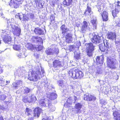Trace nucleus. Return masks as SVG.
I'll use <instances>...</instances> for the list:
<instances>
[{
	"label": "nucleus",
	"instance_id": "obj_1",
	"mask_svg": "<svg viewBox=\"0 0 120 120\" xmlns=\"http://www.w3.org/2000/svg\"><path fill=\"white\" fill-rule=\"evenodd\" d=\"M29 74V79L30 80L36 81L44 76L45 71L41 66L36 68L33 66Z\"/></svg>",
	"mask_w": 120,
	"mask_h": 120
},
{
	"label": "nucleus",
	"instance_id": "obj_2",
	"mask_svg": "<svg viewBox=\"0 0 120 120\" xmlns=\"http://www.w3.org/2000/svg\"><path fill=\"white\" fill-rule=\"evenodd\" d=\"M7 29L9 30L10 33L12 28V32L14 35L19 36L21 34V29L19 27L16 26L17 24L15 23L13 19L7 20Z\"/></svg>",
	"mask_w": 120,
	"mask_h": 120
},
{
	"label": "nucleus",
	"instance_id": "obj_3",
	"mask_svg": "<svg viewBox=\"0 0 120 120\" xmlns=\"http://www.w3.org/2000/svg\"><path fill=\"white\" fill-rule=\"evenodd\" d=\"M0 32L1 33V36L4 41L10 45L11 42L14 41H11V38L10 30H8L5 29L1 30Z\"/></svg>",
	"mask_w": 120,
	"mask_h": 120
},
{
	"label": "nucleus",
	"instance_id": "obj_4",
	"mask_svg": "<svg viewBox=\"0 0 120 120\" xmlns=\"http://www.w3.org/2000/svg\"><path fill=\"white\" fill-rule=\"evenodd\" d=\"M68 74L70 76L74 79L81 78L83 76L82 72L77 68L71 70Z\"/></svg>",
	"mask_w": 120,
	"mask_h": 120
},
{
	"label": "nucleus",
	"instance_id": "obj_5",
	"mask_svg": "<svg viewBox=\"0 0 120 120\" xmlns=\"http://www.w3.org/2000/svg\"><path fill=\"white\" fill-rule=\"evenodd\" d=\"M103 42V43H102L99 45V47L102 52L107 53L110 50V45L109 44L108 41L106 40L104 41Z\"/></svg>",
	"mask_w": 120,
	"mask_h": 120
},
{
	"label": "nucleus",
	"instance_id": "obj_6",
	"mask_svg": "<svg viewBox=\"0 0 120 120\" xmlns=\"http://www.w3.org/2000/svg\"><path fill=\"white\" fill-rule=\"evenodd\" d=\"M39 104L41 106L44 107H48L52 111H54L55 109V108L54 106H52L51 102L48 100H45V99H41L39 102Z\"/></svg>",
	"mask_w": 120,
	"mask_h": 120
},
{
	"label": "nucleus",
	"instance_id": "obj_7",
	"mask_svg": "<svg viewBox=\"0 0 120 120\" xmlns=\"http://www.w3.org/2000/svg\"><path fill=\"white\" fill-rule=\"evenodd\" d=\"M85 46L86 47V52L87 55L89 56H92L94 50V46L91 43L86 44Z\"/></svg>",
	"mask_w": 120,
	"mask_h": 120
},
{
	"label": "nucleus",
	"instance_id": "obj_8",
	"mask_svg": "<svg viewBox=\"0 0 120 120\" xmlns=\"http://www.w3.org/2000/svg\"><path fill=\"white\" fill-rule=\"evenodd\" d=\"M115 59L111 57H108L107 60V64L111 68L115 69L116 68V63Z\"/></svg>",
	"mask_w": 120,
	"mask_h": 120
},
{
	"label": "nucleus",
	"instance_id": "obj_9",
	"mask_svg": "<svg viewBox=\"0 0 120 120\" xmlns=\"http://www.w3.org/2000/svg\"><path fill=\"white\" fill-rule=\"evenodd\" d=\"M47 88L49 90V94L47 95V98L51 100H53L55 99L57 97L56 94L55 93H52L50 92H51V90L54 91V87L52 86H51L50 87L49 86H48Z\"/></svg>",
	"mask_w": 120,
	"mask_h": 120
},
{
	"label": "nucleus",
	"instance_id": "obj_10",
	"mask_svg": "<svg viewBox=\"0 0 120 120\" xmlns=\"http://www.w3.org/2000/svg\"><path fill=\"white\" fill-rule=\"evenodd\" d=\"M25 68L24 67H20L16 69L14 73V75L16 76H18L19 77H22L24 75L25 72Z\"/></svg>",
	"mask_w": 120,
	"mask_h": 120
},
{
	"label": "nucleus",
	"instance_id": "obj_11",
	"mask_svg": "<svg viewBox=\"0 0 120 120\" xmlns=\"http://www.w3.org/2000/svg\"><path fill=\"white\" fill-rule=\"evenodd\" d=\"M23 1V0H11L9 4L12 8H16L22 3Z\"/></svg>",
	"mask_w": 120,
	"mask_h": 120
},
{
	"label": "nucleus",
	"instance_id": "obj_12",
	"mask_svg": "<svg viewBox=\"0 0 120 120\" xmlns=\"http://www.w3.org/2000/svg\"><path fill=\"white\" fill-rule=\"evenodd\" d=\"M91 35L93 36L91 39V41L93 43L97 44L102 41L101 37H99L98 35H95L94 34H93L92 35L90 34V36Z\"/></svg>",
	"mask_w": 120,
	"mask_h": 120
},
{
	"label": "nucleus",
	"instance_id": "obj_13",
	"mask_svg": "<svg viewBox=\"0 0 120 120\" xmlns=\"http://www.w3.org/2000/svg\"><path fill=\"white\" fill-rule=\"evenodd\" d=\"M89 24L86 21H84L81 26V30L82 32L85 33L86 31H89L90 30V27L89 26Z\"/></svg>",
	"mask_w": 120,
	"mask_h": 120
},
{
	"label": "nucleus",
	"instance_id": "obj_14",
	"mask_svg": "<svg viewBox=\"0 0 120 120\" xmlns=\"http://www.w3.org/2000/svg\"><path fill=\"white\" fill-rule=\"evenodd\" d=\"M58 49L55 48L54 47L48 48L47 49L46 53L48 55H53L54 53L57 54L58 52Z\"/></svg>",
	"mask_w": 120,
	"mask_h": 120
},
{
	"label": "nucleus",
	"instance_id": "obj_15",
	"mask_svg": "<svg viewBox=\"0 0 120 120\" xmlns=\"http://www.w3.org/2000/svg\"><path fill=\"white\" fill-rule=\"evenodd\" d=\"M15 17L19 18L20 20L22 19V20L24 22L26 20H29V18L27 14L23 15L21 13H18L15 15Z\"/></svg>",
	"mask_w": 120,
	"mask_h": 120
},
{
	"label": "nucleus",
	"instance_id": "obj_16",
	"mask_svg": "<svg viewBox=\"0 0 120 120\" xmlns=\"http://www.w3.org/2000/svg\"><path fill=\"white\" fill-rule=\"evenodd\" d=\"M120 3V2L118 1L117 2V4L115 6V9L112 10V15L114 17L116 16L117 14L120 11V5L119 4Z\"/></svg>",
	"mask_w": 120,
	"mask_h": 120
},
{
	"label": "nucleus",
	"instance_id": "obj_17",
	"mask_svg": "<svg viewBox=\"0 0 120 120\" xmlns=\"http://www.w3.org/2000/svg\"><path fill=\"white\" fill-rule=\"evenodd\" d=\"M11 45H12V48L14 50L17 51H19L21 49V46L18 43H16L15 41L12 42Z\"/></svg>",
	"mask_w": 120,
	"mask_h": 120
},
{
	"label": "nucleus",
	"instance_id": "obj_18",
	"mask_svg": "<svg viewBox=\"0 0 120 120\" xmlns=\"http://www.w3.org/2000/svg\"><path fill=\"white\" fill-rule=\"evenodd\" d=\"M104 59V58L102 55L100 56L97 57L96 59L97 64L99 65V66H101L103 64Z\"/></svg>",
	"mask_w": 120,
	"mask_h": 120
},
{
	"label": "nucleus",
	"instance_id": "obj_19",
	"mask_svg": "<svg viewBox=\"0 0 120 120\" xmlns=\"http://www.w3.org/2000/svg\"><path fill=\"white\" fill-rule=\"evenodd\" d=\"M84 98L85 100L89 101H94L96 99V98L94 96L92 95H90V96L88 94H86L84 95Z\"/></svg>",
	"mask_w": 120,
	"mask_h": 120
},
{
	"label": "nucleus",
	"instance_id": "obj_20",
	"mask_svg": "<svg viewBox=\"0 0 120 120\" xmlns=\"http://www.w3.org/2000/svg\"><path fill=\"white\" fill-rule=\"evenodd\" d=\"M53 67L58 69L62 66V63L58 60H55L53 62Z\"/></svg>",
	"mask_w": 120,
	"mask_h": 120
},
{
	"label": "nucleus",
	"instance_id": "obj_21",
	"mask_svg": "<svg viewBox=\"0 0 120 120\" xmlns=\"http://www.w3.org/2000/svg\"><path fill=\"white\" fill-rule=\"evenodd\" d=\"M32 41L34 42H39V44H42L43 42L42 39L40 37L37 36H33L32 38Z\"/></svg>",
	"mask_w": 120,
	"mask_h": 120
},
{
	"label": "nucleus",
	"instance_id": "obj_22",
	"mask_svg": "<svg viewBox=\"0 0 120 120\" xmlns=\"http://www.w3.org/2000/svg\"><path fill=\"white\" fill-rule=\"evenodd\" d=\"M120 111L117 110L113 112V115L114 116V119L116 120H120Z\"/></svg>",
	"mask_w": 120,
	"mask_h": 120
},
{
	"label": "nucleus",
	"instance_id": "obj_23",
	"mask_svg": "<svg viewBox=\"0 0 120 120\" xmlns=\"http://www.w3.org/2000/svg\"><path fill=\"white\" fill-rule=\"evenodd\" d=\"M22 84V82L21 81H19L16 82L12 84L13 87L15 89H18L20 86H21Z\"/></svg>",
	"mask_w": 120,
	"mask_h": 120
},
{
	"label": "nucleus",
	"instance_id": "obj_24",
	"mask_svg": "<svg viewBox=\"0 0 120 120\" xmlns=\"http://www.w3.org/2000/svg\"><path fill=\"white\" fill-rule=\"evenodd\" d=\"M66 34L65 37L66 42L68 43H71L72 41V39L71 34H67V33Z\"/></svg>",
	"mask_w": 120,
	"mask_h": 120
},
{
	"label": "nucleus",
	"instance_id": "obj_25",
	"mask_svg": "<svg viewBox=\"0 0 120 120\" xmlns=\"http://www.w3.org/2000/svg\"><path fill=\"white\" fill-rule=\"evenodd\" d=\"M41 111V108L39 107L36 108L34 110V116H37L38 117L40 115Z\"/></svg>",
	"mask_w": 120,
	"mask_h": 120
},
{
	"label": "nucleus",
	"instance_id": "obj_26",
	"mask_svg": "<svg viewBox=\"0 0 120 120\" xmlns=\"http://www.w3.org/2000/svg\"><path fill=\"white\" fill-rule=\"evenodd\" d=\"M82 106V105L80 103H78L75 104V108L76 109L77 113H79L81 112V111L80 109Z\"/></svg>",
	"mask_w": 120,
	"mask_h": 120
},
{
	"label": "nucleus",
	"instance_id": "obj_27",
	"mask_svg": "<svg viewBox=\"0 0 120 120\" xmlns=\"http://www.w3.org/2000/svg\"><path fill=\"white\" fill-rule=\"evenodd\" d=\"M34 32L36 34L41 35L44 34V31L39 27L35 28L34 30Z\"/></svg>",
	"mask_w": 120,
	"mask_h": 120
},
{
	"label": "nucleus",
	"instance_id": "obj_28",
	"mask_svg": "<svg viewBox=\"0 0 120 120\" xmlns=\"http://www.w3.org/2000/svg\"><path fill=\"white\" fill-rule=\"evenodd\" d=\"M102 16L103 20L106 21L108 20V13L106 11H104L102 13H100Z\"/></svg>",
	"mask_w": 120,
	"mask_h": 120
},
{
	"label": "nucleus",
	"instance_id": "obj_29",
	"mask_svg": "<svg viewBox=\"0 0 120 120\" xmlns=\"http://www.w3.org/2000/svg\"><path fill=\"white\" fill-rule=\"evenodd\" d=\"M116 35L115 33L112 32H110L108 33V38L109 39L112 40L116 38Z\"/></svg>",
	"mask_w": 120,
	"mask_h": 120
},
{
	"label": "nucleus",
	"instance_id": "obj_30",
	"mask_svg": "<svg viewBox=\"0 0 120 120\" xmlns=\"http://www.w3.org/2000/svg\"><path fill=\"white\" fill-rule=\"evenodd\" d=\"M29 103L34 102L36 100L37 98L33 94H31L29 97Z\"/></svg>",
	"mask_w": 120,
	"mask_h": 120
},
{
	"label": "nucleus",
	"instance_id": "obj_31",
	"mask_svg": "<svg viewBox=\"0 0 120 120\" xmlns=\"http://www.w3.org/2000/svg\"><path fill=\"white\" fill-rule=\"evenodd\" d=\"M57 83L58 85L60 86L63 88L64 90H67L68 88V86H64V82L62 80H59L57 81Z\"/></svg>",
	"mask_w": 120,
	"mask_h": 120
},
{
	"label": "nucleus",
	"instance_id": "obj_32",
	"mask_svg": "<svg viewBox=\"0 0 120 120\" xmlns=\"http://www.w3.org/2000/svg\"><path fill=\"white\" fill-rule=\"evenodd\" d=\"M60 28L62 30V33L63 35H65V34L67 33V32L69 30V29H68L67 27L65 26L64 25H62Z\"/></svg>",
	"mask_w": 120,
	"mask_h": 120
},
{
	"label": "nucleus",
	"instance_id": "obj_33",
	"mask_svg": "<svg viewBox=\"0 0 120 120\" xmlns=\"http://www.w3.org/2000/svg\"><path fill=\"white\" fill-rule=\"evenodd\" d=\"M36 8L38 9L43 8L42 2L41 1L36 0L35 1Z\"/></svg>",
	"mask_w": 120,
	"mask_h": 120
},
{
	"label": "nucleus",
	"instance_id": "obj_34",
	"mask_svg": "<svg viewBox=\"0 0 120 120\" xmlns=\"http://www.w3.org/2000/svg\"><path fill=\"white\" fill-rule=\"evenodd\" d=\"M26 46L29 49L32 50H35V46H34L31 43H27L26 45Z\"/></svg>",
	"mask_w": 120,
	"mask_h": 120
},
{
	"label": "nucleus",
	"instance_id": "obj_35",
	"mask_svg": "<svg viewBox=\"0 0 120 120\" xmlns=\"http://www.w3.org/2000/svg\"><path fill=\"white\" fill-rule=\"evenodd\" d=\"M104 4H98L97 5V8L98 10V11L100 12L104 10V8H105L103 6Z\"/></svg>",
	"mask_w": 120,
	"mask_h": 120
},
{
	"label": "nucleus",
	"instance_id": "obj_36",
	"mask_svg": "<svg viewBox=\"0 0 120 120\" xmlns=\"http://www.w3.org/2000/svg\"><path fill=\"white\" fill-rule=\"evenodd\" d=\"M72 0H64L63 2V4L67 6H69L71 4Z\"/></svg>",
	"mask_w": 120,
	"mask_h": 120
},
{
	"label": "nucleus",
	"instance_id": "obj_37",
	"mask_svg": "<svg viewBox=\"0 0 120 120\" xmlns=\"http://www.w3.org/2000/svg\"><path fill=\"white\" fill-rule=\"evenodd\" d=\"M91 22L92 23L93 27V29H96L97 23L96 20L95 19H91Z\"/></svg>",
	"mask_w": 120,
	"mask_h": 120
},
{
	"label": "nucleus",
	"instance_id": "obj_38",
	"mask_svg": "<svg viewBox=\"0 0 120 120\" xmlns=\"http://www.w3.org/2000/svg\"><path fill=\"white\" fill-rule=\"evenodd\" d=\"M92 12L91 11V8L88 6L87 7V9L86 10L85 14H86L88 15H90Z\"/></svg>",
	"mask_w": 120,
	"mask_h": 120
},
{
	"label": "nucleus",
	"instance_id": "obj_39",
	"mask_svg": "<svg viewBox=\"0 0 120 120\" xmlns=\"http://www.w3.org/2000/svg\"><path fill=\"white\" fill-rule=\"evenodd\" d=\"M27 56V55L24 52L20 53L17 56L19 58H23Z\"/></svg>",
	"mask_w": 120,
	"mask_h": 120
},
{
	"label": "nucleus",
	"instance_id": "obj_40",
	"mask_svg": "<svg viewBox=\"0 0 120 120\" xmlns=\"http://www.w3.org/2000/svg\"><path fill=\"white\" fill-rule=\"evenodd\" d=\"M74 57L76 59L78 60L80 58V53L79 52H74Z\"/></svg>",
	"mask_w": 120,
	"mask_h": 120
},
{
	"label": "nucleus",
	"instance_id": "obj_41",
	"mask_svg": "<svg viewBox=\"0 0 120 120\" xmlns=\"http://www.w3.org/2000/svg\"><path fill=\"white\" fill-rule=\"evenodd\" d=\"M32 112L31 110L29 108H26V114L29 116L30 115Z\"/></svg>",
	"mask_w": 120,
	"mask_h": 120
},
{
	"label": "nucleus",
	"instance_id": "obj_42",
	"mask_svg": "<svg viewBox=\"0 0 120 120\" xmlns=\"http://www.w3.org/2000/svg\"><path fill=\"white\" fill-rule=\"evenodd\" d=\"M42 47L41 45H39L38 46V45L35 46V50L38 51H41L42 49Z\"/></svg>",
	"mask_w": 120,
	"mask_h": 120
},
{
	"label": "nucleus",
	"instance_id": "obj_43",
	"mask_svg": "<svg viewBox=\"0 0 120 120\" xmlns=\"http://www.w3.org/2000/svg\"><path fill=\"white\" fill-rule=\"evenodd\" d=\"M62 120H65L66 118V116L65 113H62L59 117Z\"/></svg>",
	"mask_w": 120,
	"mask_h": 120
},
{
	"label": "nucleus",
	"instance_id": "obj_44",
	"mask_svg": "<svg viewBox=\"0 0 120 120\" xmlns=\"http://www.w3.org/2000/svg\"><path fill=\"white\" fill-rule=\"evenodd\" d=\"M22 100L25 103L27 102L29 103V98H28L26 96L23 97Z\"/></svg>",
	"mask_w": 120,
	"mask_h": 120
},
{
	"label": "nucleus",
	"instance_id": "obj_45",
	"mask_svg": "<svg viewBox=\"0 0 120 120\" xmlns=\"http://www.w3.org/2000/svg\"><path fill=\"white\" fill-rule=\"evenodd\" d=\"M67 104H68V105H71L72 102V100L70 98H68L67 101Z\"/></svg>",
	"mask_w": 120,
	"mask_h": 120
},
{
	"label": "nucleus",
	"instance_id": "obj_46",
	"mask_svg": "<svg viewBox=\"0 0 120 120\" xmlns=\"http://www.w3.org/2000/svg\"><path fill=\"white\" fill-rule=\"evenodd\" d=\"M27 16L29 18V20L30 19H33L34 16V15L32 13L27 14Z\"/></svg>",
	"mask_w": 120,
	"mask_h": 120
},
{
	"label": "nucleus",
	"instance_id": "obj_47",
	"mask_svg": "<svg viewBox=\"0 0 120 120\" xmlns=\"http://www.w3.org/2000/svg\"><path fill=\"white\" fill-rule=\"evenodd\" d=\"M75 48V47L73 45H71L69 46V50L70 51H73Z\"/></svg>",
	"mask_w": 120,
	"mask_h": 120
},
{
	"label": "nucleus",
	"instance_id": "obj_48",
	"mask_svg": "<svg viewBox=\"0 0 120 120\" xmlns=\"http://www.w3.org/2000/svg\"><path fill=\"white\" fill-rule=\"evenodd\" d=\"M6 96L5 95H0V99L2 100H4L6 98Z\"/></svg>",
	"mask_w": 120,
	"mask_h": 120
},
{
	"label": "nucleus",
	"instance_id": "obj_49",
	"mask_svg": "<svg viewBox=\"0 0 120 120\" xmlns=\"http://www.w3.org/2000/svg\"><path fill=\"white\" fill-rule=\"evenodd\" d=\"M100 103L102 105H105L107 104V102L103 99H101L100 100Z\"/></svg>",
	"mask_w": 120,
	"mask_h": 120
},
{
	"label": "nucleus",
	"instance_id": "obj_50",
	"mask_svg": "<svg viewBox=\"0 0 120 120\" xmlns=\"http://www.w3.org/2000/svg\"><path fill=\"white\" fill-rule=\"evenodd\" d=\"M5 82L3 80V79L1 78H0V84H1V86H4Z\"/></svg>",
	"mask_w": 120,
	"mask_h": 120
},
{
	"label": "nucleus",
	"instance_id": "obj_51",
	"mask_svg": "<svg viewBox=\"0 0 120 120\" xmlns=\"http://www.w3.org/2000/svg\"><path fill=\"white\" fill-rule=\"evenodd\" d=\"M24 89L25 93H27L29 92L30 89L26 87H25L24 88Z\"/></svg>",
	"mask_w": 120,
	"mask_h": 120
},
{
	"label": "nucleus",
	"instance_id": "obj_52",
	"mask_svg": "<svg viewBox=\"0 0 120 120\" xmlns=\"http://www.w3.org/2000/svg\"><path fill=\"white\" fill-rule=\"evenodd\" d=\"M3 66L2 65H0V74L2 73L3 71Z\"/></svg>",
	"mask_w": 120,
	"mask_h": 120
},
{
	"label": "nucleus",
	"instance_id": "obj_53",
	"mask_svg": "<svg viewBox=\"0 0 120 120\" xmlns=\"http://www.w3.org/2000/svg\"><path fill=\"white\" fill-rule=\"evenodd\" d=\"M42 120H50V117H46V118H43Z\"/></svg>",
	"mask_w": 120,
	"mask_h": 120
},
{
	"label": "nucleus",
	"instance_id": "obj_54",
	"mask_svg": "<svg viewBox=\"0 0 120 120\" xmlns=\"http://www.w3.org/2000/svg\"><path fill=\"white\" fill-rule=\"evenodd\" d=\"M0 109H2L3 110L4 109V108L3 105H0Z\"/></svg>",
	"mask_w": 120,
	"mask_h": 120
},
{
	"label": "nucleus",
	"instance_id": "obj_55",
	"mask_svg": "<svg viewBox=\"0 0 120 120\" xmlns=\"http://www.w3.org/2000/svg\"><path fill=\"white\" fill-rule=\"evenodd\" d=\"M77 43L78 44V45H77L78 46H79L81 44L80 43V41H78L77 42Z\"/></svg>",
	"mask_w": 120,
	"mask_h": 120
},
{
	"label": "nucleus",
	"instance_id": "obj_56",
	"mask_svg": "<svg viewBox=\"0 0 120 120\" xmlns=\"http://www.w3.org/2000/svg\"><path fill=\"white\" fill-rule=\"evenodd\" d=\"M59 0H55V3L56 4H57L59 3Z\"/></svg>",
	"mask_w": 120,
	"mask_h": 120
},
{
	"label": "nucleus",
	"instance_id": "obj_57",
	"mask_svg": "<svg viewBox=\"0 0 120 120\" xmlns=\"http://www.w3.org/2000/svg\"><path fill=\"white\" fill-rule=\"evenodd\" d=\"M0 15L2 16V18H4L5 17L3 16H2L3 15V14L2 12H1L0 13Z\"/></svg>",
	"mask_w": 120,
	"mask_h": 120
},
{
	"label": "nucleus",
	"instance_id": "obj_58",
	"mask_svg": "<svg viewBox=\"0 0 120 120\" xmlns=\"http://www.w3.org/2000/svg\"><path fill=\"white\" fill-rule=\"evenodd\" d=\"M10 82V81L9 80L8 81H7L6 82V84H5V85H6L8 84Z\"/></svg>",
	"mask_w": 120,
	"mask_h": 120
},
{
	"label": "nucleus",
	"instance_id": "obj_59",
	"mask_svg": "<svg viewBox=\"0 0 120 120\" xmlns=\"http://www.w3.org/2000/svg\"><path fill=\"white\" fill-rule=\"evenodd\" d=\"M60 6H58V7H59ZM60 10H62V6L61 5H60Z\"/></svg>",
	"mask_w": 120,
	"mask_h": 120
},
{
	"label": "nucleus",
	"instance_id": "obj_60",
	"mask_svg": "<svg viewBox=\"0 0 120 120\" xmlns=\"http://www.w3.org/2000/svg\"><path fill=\"white\" fill-rule=\"evenodd\" d=\"M70 88L71 89H74V88H75V87L74 86H72L70 85Z\"/></svg>",
	"mask_w": 120,
	"mask_h": 120
},
{
	"label": "nucleus",
	"instance_id": "obj_61",
	"mask_svg": "<svg viewBox=\"0 0 120 120\" xmlns=\"http://www.w3.org/2000/svg\"><path fill=\"white\" fill-rule=\"evenodd\" d=\"M74 100L75 101H76V100L77 99V98L76 97H75V96H74Z\"/></svg>",
	"mask_w": 120,
	"mask_h": 120
},
{
	"label": "nucleus",
	"instance_id": "obj_62",
	"mask_svg": "<svg viewBox=\"0 0 120 120\" xmlns=\"http://www.w3.org/2000/svg\"><path fill=\"white\" fill-rule=\"evenodd\" d=\"M28 120H33V119L32 118H30L28 119Z\"/></svg>",
	"mask_w": 120,
	"mask_h": 120
},
{
	"label": "nucleus",
	"instance_id": "obj_63",
	"mask_svg": "<svg viewBox=\"0 0 120 120\" xmlns=\"http://www.w3.org/2000/svg\"><path fill=\"white\" fill-rule=\"evenodd\" d=\"M0 120H3V118L1 116L0 117Z\"/></svg>",
	"mask_w": 120,
	"mask_h": 120
},
{
	"label": "nucleus",
	"instance_id": "obj_64",
	"mask_svg": "<svg viewBox=\"0 0 120 120\" xmlns=\"http://www.w3.org/2000/svg\"><path fill=\"white\" fill-rule=\"evenodd\" d=\"M96 1V0H92L93 1Z\"/></svg>",
	"mask_w": 120,
	"mask_h": 120
}]
</instances>
